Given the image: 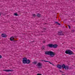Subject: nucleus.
<instances>
[{"mask_svg": "<svg viewBox=\"0 0 75 75\" xmlns=\"http://www.w3.org/2000/svg\"><path fill=\"white\" fill-rule=\"evenodd\" d=\"M27 59L26 58H24L23 59V64H26L27 62Z\"/></svg>", "mask_w": 75, "mask_h": 75, "instance_id": "7ed1b4c3", "label": "nucleus"}, {"mask_svg": "<svg viewBox=\"0 0 75 75\" xmlns=\"http://www.w3.org/2000/svg\"><path fill=\"white\" fill-rule=\"evenodd\" d=\"M30 62H31V61L30 60L28 59L26 60V64H29Z\"/></svg>", "mask_w": 75, "mask_h": 75, "instance_id": "6e6552de", "label": "nucleus"}, {"mask_svg": "<svg viewBox=\"0 0 75 75\" xmlns=\"http://www.w3.org/2000/svg\"><path fill=\"white\" fill-rule=\"evenodd\" d=\"M42 66V64L40 62H39L38 64L36 65L37 67H41Z\"/></svg>", "mask_w": 75, "mask_h": 75, "instance_id": "423d86ee", "label": "nucleus"}, {"mask_svg": "<svg viewBox=\"0 0 75 75\" xmlns=\"http://www.w3.org/2000/svg\"><path fill=\"white\" fill-rule=\"evenodd\" d=\"M49 62V63H50V64H52V63H51L50 62H49V61H48V62Z\"/></svg>", "mask_w": 75, "mask_h": 75, "instance_id": "5701e85b", "label": "nucleus"}, {"mask_svg": "<svg viewBox=\"0 0 75 75\" xmlns=\"http://www.w3.org/2000/svg\"><path fill=\"white\" fill-rule=\"evenodd\" d=\"M37 75H42L41 74H37Z\"/></svg>", "mask_w": 75, "mask_h": 75, "instance_id": "393cba45", "label": "nucleus"}, {"mask_svg": "<svg viewBox=\"0 0 75 75\" xmlns=\"http://www.w3.org/2000/svg\"><path fill=\"white\" fill-rule=\"evenodd\" d=\"M14 14L16 16H18V15H17V13H15Z\"/></svg>", "mask_w": 75, "mask_h": 75, "instance_id": "a211bd4d", "label": "nucleus"}, {"mask_svg": "<svg viewBox=\"0 0 75 75\" xmlns=\"http://www.w3.org/2000/svg\"><path fill=\"white\" fill-rule=\"evenodd\" d=\"M55 23H56L57 24H58V25H61V24H60L59 23H58V22H55Z\"/></svg>", "mask_w": 75, "mask_h": 75, "instance_id": "f3484780", "label": "nucleus"}, {"mask_svg": "<svg viewBox=\"0 0 75 75\" xmlns=\"http://www.w3.org/2000/svg\"><path fill=\"white\" fill-rule=\"evenodd\" d=\"M36 16H37L38 17H40L41 16V15L40 13H38Z\"/></svg>", "mask_w": 75, "mask_h": 75, "instance_id": "f8f14e48", "label": "nucleus"}, {"mask_svg": "<svg viewBox=\"0 0 75 75\" xmlns=\"http://www.w3.org/2000/svg\"><path fill=\"white\" fill-rule=\"evenodd\" d=\"M58 35H64V33L62 32L58 31Z\"/></svg>", "mask_w": 75, "mask_h": 75, "instance_id": "20e7f679", "label": "nucleus"}, {"mask_svg": "<svg viewBox=\"0 0 75 75\" xmlns=\"http://www.w3.org/2000/svg\"><path fill=\"white\" fill-rule=\"evenodd\" d=\"M43 30H46V28H43Z\"/></svg>", "mask_w": 75, "mask_h": 75, "instance_id": "cd10ccee", "label": "nucleus"}, {"mask_svg": "<svg viewBox=\"0 0 75 75\" xmlns=\"http://www.w3.org/2000/svg\"><path fill=\"white\" fill-rule=\"evenodd\" d=\"M58 47V45L57 44L53 45V48H55Z\"/></svg>", "mask_w": 75, "mask_h": 75, "instance_id": "1a4fd4ad", "label": "nucleus"}, {"mask_svg": "<svg viewBox=\"0 0 75 75\" xmlns=\"http://www.w3.org/2000/svg\"><path fill=\"white\" fill-rule=\"evenodd\" d=\"M4 71H6V72H9V71H13L11 70H4Z\"/></svg>", "mask_w": 75, "mask_h": 75, "instance_id": "9b49d317", "label": "nucleus"}, {"mask_svg": "<svg viewBox=\"0 0 75 75\" xmlns=\"http://www.w3.org/2000/svg\"><path fill=\"white\" fill-rule=\"evenodd\" d=\"M43 43H45V41H44L43 42Z\"/></svg>", "mask_w": 75, "mask_h": 75, "instance_id": "a878e982", "label": "nucleus"}, {"mask_svg": "<svg viewBox=\"0 0 75 75\" xmlns=\"http://www.w3.org/2000/svg\"><path fill=\"white\" fill-rule=\"evenodd\" d=\"M42 61H44V62H48V61H46L45 60H42Z\"/></svg>", "mask_w": 75, "mask_h": 75, "instance_id": "aec40b11", "label": "nucleus"}, {"mask_svg": "<svg viewBox=\"0 0 75 75\" xmlns=\"http://www.w3.org/2000/svg\"><path fill=\"white\" fill-rule=\"evenodd\" d=\"M52 65H53V66H55L54 65V64H53L52 63Z\"/></svg>", "mask_w": 75, "mask_h": 75, "instance_id": "c85d7f7f", "label": "nucleus"}, {"mask_svg": "<svg viewBox=\"0 0 75 75\" xmlns=\"http://www.w3.org/2000/svg\"><path fill=\"white\" fill-rule=\"evenodd\" d=\"M63 75H64V74H63Z\"/></svg>", "mask_w": 75, "mask_h": 75, "instance_id": "2f4dec72", "label": "nucleus"}, {"mask_svg": "<svg viewBox=\"0 0 75 75\" xmlns=\"http://www.w3.org/2000/svg\"><path fill=\"white\" fill-rule=\"evenodd\" d=\"M65 69H66V70H67L68 69H69V67H68V66H66L65 67Z\"/></svg>", "mask_w": 75, "mask_h": 75, "instance_id": "4468645a", "label": "nucleus"}, {"mask_svg": "<svg viewBox=\"0 0 75 75\" xmlns=\"http://www.w3.org/2000/svg\"><path fill=\"white\" fill-rule=\"evenodd\" d=\"M37 63H38V62H33V64H35V65H36Z\"/></svg>", "mask_w": 75, "mask_h": 75, "instance_id": "dca6fc26", "label": "nucleus"}, {"mask_svg": "<svg viewBox=\"0 0 75 75\" xmlns=\"http://www.w3.org/2000/svg\"><path fill=\"white\" fill-rule=\"evenodd\" d=\"M1 36L2 37H4L5 38V37H6L7 36L6 35V34L3 33L1 35Z\"/></svg>", "mask_w": 75, "mask_h": 75, "instance_id": "0eeeda50", "label": "nucleus"}, {"mask_svg": "<svg viewBox=\"0 0 75 75\" xmlns=\"http://www.w3.org/2000/svg\"><path fill=\"white\" fill-rule=\"evenodd\" d=\"M60 71L61 72H62L61 71Z\"/></svg>", "mask_w": 75, "mask_h": 75, "instance_id": "c756f323", "label": "nucleus"}, {"mask_svg": "<svg viewBox=\"0 0 75 75\" xmlns=\"http://www.w3.org/2000/svg\"><path fill=\"white\" fill-rule=\"evenodd\" d=\"M62 68L63 69H65V65L64 64H63L62 66Z\"/></svg>", "mask_w": 75, "mask_h": 75, "instance_id": "2eb2a0df", "label": "nucleus"}, {"mask_svg": "<svg viewBox=\"0 0 75 75\" xmlns=\"http://www.w3.org/2000/svg\"><path fill=\"white\" fill-rule=\"evenodd\" d=\"M1 56L0 55V58H1Z\"/></svg>", "mask_w": 75, "mask_h": 75, "instance_id": "bb28decb", "label": "nucleus"}, {"mask_svg": "<svg viewBox=\"0 0 75 75\" xmlns=\"http://www.w3.org/2000/svg\"><path fill=\"white\" fill-rule=\"evenodd\" d=\"M45 54L46 55H50L51 57H54V56H55V54L54 53L51 51L45 52Z\"/></svg>", "mask_w": 75, "mask_h": 75, "instance_id": "f257e3e1", "label": "nucleus"}, {"mask_svg": "<svg viewBox=\"0 0 75 75\" xmlns=\"http://www.w3.org/2000/svg\"><path fill=\"white\" fill-rule=\"evenodd\" d=\"M1 16V14H0V16Z\"/></svg>", "mask_w": 75, "mask_h": 75, "instance_id": "7c9ffc66", "label": "nucleus"}, {"mask_svg": "<svg viewBox=\"0 0 75 75\" xmlns=\"http://www.w3.org/2000/svg\"><path fill=\"white\" fill-rule=\"evenodd\" d=\"M32 16H33V17H35V14H32Z\"/></svg>", "mask_w": 75, "mask_h": 75, "instance_id": "6ab92c4d", "label": "nucleus"}, {"mask_svg": "<svg viewBox=\"0 0 75 75\" xmlns=\"http://www.w3.org/2000/svg\"><path fill=\"white\" fill-rule=\"evenodd\" d=\"M71 31L72 33H74V32H75V30H72Z\"/></svg>", "mask_w": 75, "mask_h": 75, "instance_id": "412c9836", "label": "nucleus"}, {"mask_svg": "<svg viewBox=\"0 0 75 75\" xmlns=\"http://www.w3.org/2000/svg\"><path fill=\"white\" fill-rule=\"evenodd\" d=\"M65 53L67 54H69V55H72L73 54V52L69 50H66Z\"/></svg>", "mask_w": 75, "mask_h": 75, "instance_id": "f03ea898", "label": "nucleus"}, {"mask_svg": "<svg viewBox=\"0 0 75 75\" xmlns=\"http://www.w3.org/2000/svg\"><path fill=\"white\" fill-rule=\"evenodd\" d=\"M68 26L69 28V29H70V28H71V26H69V25H68Z\"/></svg>", "mask_w": 75, "mask_h": 75, "instance_id": "b1692460", "label": "nucleus"}, {"mask_svg": "<svg viewBox=\"0 0 75 75\" xmlns=\"http://www.w3.org/2000/svg\"><path fill=\"white\" fill-rule=\"evenodd\" d=\"M57 67L59 69H61L62 68V66L60 64H57Z\"/></svg>", "mask_w": 75, "mask_h": 75, "instance_id": "39448f33", "label": "nucleus"}, {"mask_svg": "<svg viewBox=\"0 0 75 75\" xmlns=\"http://www.w3.org/2000/svg\"><path fill=\"white\" fill-rule=\"evenodd\" d=\"M49 47L50 48H53V44H50L49 45Z\"/></svg>", "mask_w": 75, "mask_h": 75, "instance_id": "9d476101", "label": "nucleus"}, {"mask_svg": "<svg viewBox=\"0 0 75 75\" xmlns=\"http://www.w3.org/2000/svg\"><path fill=\"white\" fill-rule=\"evenodd\" d=\"M42 50H44V46L42 47Z\"/></svg>", "mask_w": 75, "mask_h": 75, "instance_id": "4be33fe9", "label": "nucleus"}, {"mask_svg": "<svg viewBox=\"0 0 75 75\" xmlns=\"http://www.w3.org/2000/svg\"><path fill=\"white\" fill-rule=\"evenodd\" d=\"M14 37H11L10 38V40L11 41H13V40H14Z\"/></svg>", "mask_w": 75, "mask_h": 75, "instance_id": "ddd939ff", "label": "nucleus"}]
</instances>
